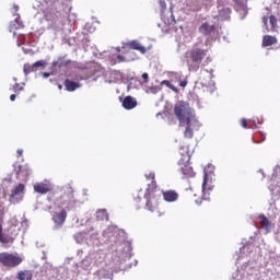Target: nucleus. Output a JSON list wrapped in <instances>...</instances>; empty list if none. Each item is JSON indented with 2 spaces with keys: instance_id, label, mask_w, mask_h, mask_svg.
I'll list each match as a JSON object with an SVG mask.
<instances>
[{
  "instance_id": "nucleus-1",
  "label": "nucleus",
  "mask_w": 280,
  "mask_h": 280,
  "mask_svg": "<svg viewBox=\"0 0 280 280\" xmlns=\"http://www.w3.org/2000/svg\"><path fill=\"white\" fill-rule=\"evenodd\" d=\"M174 115L179 121V126H185L190 121H196V115L194 109L189 106V103L185 101H179L174 106Z\"/></svg>"
},
{
  "instance_id": "nucleus-2",
  "label": "nucleus",
  "mask_w": 280,
  "mask_h": 280,
  "mask_svg": "<svg viewBox=\"0 0 280 280\" xmlns=\"http://www.w3.org/2000/svg\"><path fill=\"white\" fill-rule=\"evenodd\" d=\"M187 67L189 71L196 72L202 65V59L207 58V50L194 47L185 54Z\"/></svg>"
},
{
  "instance_id": "nucleus-3",
  "label": "nucleus",
  "mask_w": 280,
  "mask_h": 280,
  "mask_svg": "<svg viewBox=\"0 0 280 280\" xmlns=\"http://www.w3.org/2000/svg\"><path fill=\"white\" fill-rule=\"evenodd\" d=\"M0 264L4 268H19L23 264V258L19 254L2 252L0 253Z\"/></svg>"
},
{
  "instance_id": "nucleus-4",
  "label": "nucleus",
  "mask_w": 280,
  "mask_h": 280,
  "mask_svg": "<svg viewBox=\"0 0 280 280\" xmlns=\"http://www.w3.org/2000/svg\"><path fill=\"white\" fill-rule=\"evenodd\" d=\"M14 226H9L3 232V220L0 219V243L14 244Z\"/></svg>"
},
{
  "instance_id": "nucleus-5",
  "label": "nucleus",
  "mask_w": 280,
  "mask_h": 280,
  "mask_svg": "<svg viewBox=\"0 0 280 280\" xmlns=\"http://www.w3.org/2000/svg\"><path fill=\"white\" fill-rule=\"evenodd\" d=\"M155 191L156 190H147L144 194L147 200L145 208L148 211H151V213H154V211L159 209V197L154 194Z\"/></svg>"
},
{
  "instance_id": "nucleus-6",
  "label": "nucleus",
  "mask_w": 280,
  "mask_h": 280,
  "mask_svg": "<svg viewBox=\"0 0 280 280\" xmlns=\"http://www.w3.org/2000/svg\"><path fill=\"white\" fill-rule=\"evenodd\" d=\"M62 191L63 192L60 196L61 205H71V202H73V198H75L73 187L66 186Z\"/></svg>"
},
{
  "instance_id": "nucleus-7",
  "label": "nucleus",
  "mask_w": 280,
  "mask_h": 280,
  "mask_svg": "<svg viewBox=\"0 0 280 280\" xmlns=\"http://www.w3.org/2000/svg\"><path fill=\"white\" fill-rule=\"evenodd\" d=\"M25 194V184H19L11 190V195L9 196L10 202L16 205L19 202V196H23Z\"/></svg>"
},
{
  "instance_id": "nucleus-8",
  "label": "nucleus",
  "mask_w": 280,
  "mask_h": 280,
  "mask_svg": "<svg viewBox=\"0 0 280 280\" xmlns=\"http://www.w3.org/2000/svg\"><path fill=\"white\" fill-rule=\"evenodd\" d=\"M33 188L36 194L42 195L49 194V191H52L54 189V187H51V183H49L48 180L37 183L33 186Z\"/></svg>"
},
{
  "instance_id": "nucleus-9",
  "label": "nucleus",
  "mask_w": 280,
  "mask_h": 280,
  "mask_svg": "<svg viewBox=\"0 0 280 280\" xmlns=\"http://www.w3.org/2000/svg\"><path fill=\"white\" fill-rule=\"evenodd\" d=\"M67 220V210L61 209L60 212H55L52 214V221L55 223L56 229H61Z\"/></svg>"
},
{
  "instance_id": "nucleus-10",
  "label": "nucleus",
  "mask_w": 280,
  "mask_h": 280,
  "mask_svg": "<svg viewBox=\"0 0 280 280\" xmlns=\"http://www.w3.org/2000/svg\"><path fill=\"white\" fill-rule=\"evenodd\" d=\"M179 160L178 164L189 163L191 161V152L189 151V147L183 145L179 148Z\"/></svg>"
},
{
  "instance_id": "nucleus-11",
  "label": "nucleus",
  "mask_w": 280,
  "mask_h": 280,
  "mask_svg": "<svg viewBox=\"0 0 280 280\" xmlns=\"http://www.w3.org/2000/svg\"><path fill=\"white\" fill-rule=\"evenodd\" d=\"M179 170L185 178H194L196 176V172H194V167H191V164L184 163V164H178Z\"/></svg>"
},
{
  "instance_id": "nucleus-12",
  "label": "nucleus",
  "mask_w": 280,
  "mask_h": 280,
  "mask_svg": "<svg viewBox=\"0 0 280 280\" xmlns=\"http://www.w3.org/2000/svg\"><path fill=\"white\" fill-rule=\"evenodd\" d=\"M16 176H20L21 178H27L30 174H32V168L28 164L20 165L15 168Z\"/></svg>"
},
{
  "instance_id": "nucleus-13",
  "label": "nucleus",
  "mask_w": 280,
  "mask_h": 280,
  "mask_svg": "<svg viewBox=\"0 0 280 280\" xmlns=\"http://www.w3.org/2000/svg\"><path fill=\"white\" fill-rule=\"evenodd\" d=\"M196 121L185 122L184 125H179L180 128H185L184 137L185 139H194V124Z\"/></svg>"
},
{
  "instance_id": "nucleus-14",
  "label": "nucleus",
  "mask_w": 280,
  "mask_h": 280,
  "mask_svg": "<svg viewBox=\"0 0 280 280\" xmlns=\"http://www.w3.org/2000/svg\"><path fill=\"white\" fill-rule=\"evenodd\" d=\"M200 34H203V36H211L213 32H215V25H210L209 22H205L199 27Z\"/></svg>"
},
{
  "instance_id": "nucleus-15",
  "label": "nucleus",
  "mask_w": 280,
  "mask_h": 280,
  "mask_svg": "<svg viewBox=\"0 0 280 280\" xmlns=\"http://www.w3.org/2000/svg\"><path fill=\"white\" fill-rule=\"evenodd\" d=\"M165 202H176L178 200V192L176 190H165L162 192Z\"/></svg>"
},
{
  "instance_id": "nucleus-16",
  "label": "nucleus",
  "mask_w": 280,
  "mask_h": 280,
  "mask_svg": "<svg viewBox=\"0 0 280 280\" xmlns=\"http://www.w3.org/2000/svg\"><path fill=\"white\" fill-rule=\"evenodd\" d=\"M122 108H126V110H132V108H137V100H135L132 96H126L122 100Z\"/></svg>"
},
{
  "instance_id": "nucleus-17",
  "label": "nucleus",
  "mask_w": 280,
  "mask_h": 280,
  "mask_svg": "<svg viewBox=\"0 0 280 280\" xmlns=\"http://www.w3.org/2000/svg\"><path fill=\"white\" fill-rule=\"evenodd\" d=\"M126 47L129 49H135L136 51H140V54H145L147 49L139 43V40H130L126 44Z\"/></svg>"
},
{
  "instance_id": "nucleus-18",
  "label": "nucleus",
  "mask_w": 280,
  "mask_h": 280,
  "mask_svg": "<svg viewBox=\"0 0 280 280\" xmlns=\"http://www.w3.org/2000/svg\"><path fill=\"white\" fill-rule=\"evenodd\" d=\"M16 279L18 280H32L34 279V273L32 270H20L16 273Z\"/></svg>"
},
{
  "instance_id": "nucleus-19",
  "label": "nucleus",
  "mask_w": 280,
  "mask_h": 280,
  "mask_svg": "<svg viewBox=\"0 0 280 280\" xmlns=\"http://www.w3.org/2000/svg\"><path fill=\"white\" fill-rule=\"evenodd\" d=\"M268 21L271 25L270 30H275V27H277V18L275 15H271V16H264L262 18V23L266 27V30H268V32H270V30L268 28Z\"/></svg>"
},
{
  "instance_id": "nucleus-20",
  "label": "nucleus",
  "mask_w": 280,
  "mask_h": 280,
  "mask_svg": "<svg viewBox=\"0 0 280 280\" xmlns=\"http://www.w3.org/2000/svg\"><path fill=\"white\" fill-rule=\"evenodd\" d=\"M277 37L272 35H265L262 37V47H272V45H277Z\"/></svg>"
},
{
  "instance_id": "nucleus-21",
  "label": "nucleus",
  "mask_w": 280,
  "mask_h": 280,
  "mask_svg": "<svg viewBox=\"0 0 280 280\" xmlns=\"http://www.w3.org/2000/svg\"><path fill=\"white\" fill-rule=\"evenodd\" d=\"M65 86H66V91H68L69 93H73V91H77V89H80V83L66 79Z\"/></svg>"
},
{
  "instance_id": "nucleus-22",
  "label": "nucleus",
  "mask_w": 280,
  "mask_h": 280,
  "mask_svg": "<svg viewBox=\"0 0 280 280\" xmlns=\"http://www.w3.org/2000/svg\"><path fill=\"white\" fill-rule=\"evenodd\" d=\"M147 180H151V184H148L147 190L156 191V179L154 173H149L145 175Z\"/></svg>"
},
{
  "instance_id": "nucleus-23",
  "label": "nucleus",
  "mask_w": 280,
  "mask_h": 280,
  "mask_svg": "<svg viewBox=\"0 0 280 280\" xmlns=\"http://www.w3.org/2000/svg\"><path fill=\"white\" fill-rule=\"evenodd\" d=\"M259 220H260L261 228L265 229V231H267V233H270V221L268 220L266 214H260Z\"/></svg>"
},
{
  "instance_id": "nucleus-24",
  "label": "nucleus",
  "mask_w": 280,
  "mask_h": 280,
  "mask_svg": "<svg viewBox=\"0 0 280 280\" xmlns=\"http://www.w3.org/2000/svg\"><path fill=\"white\" fill-rule=\"evenodd\" d=\"M68 65L69 62H67V60H65L62 57H59L52 62V67H55V69H62V67H67Z\"/></svg>"
},
{
  "instance_id": "nucleus-25",
  "label": "nucleus",
  "mask_w": 280,
  "mask_h": 280,
  "mask_svg": "<svg viewBox=\"0 0 280 280\" xmlns=\"http://www.w3.org/2000/svg\"><path fill=\"white\" fill-rule=\"evenodd\" d=\"M219 16L223 21H226V19H229V16H231V9H229V8L221 9L219 11Z\"/></svg>"
},
{
  "instance_id": "nucleus-26",
  "label": "nucleus",
  "mask_w": 280,
  "mask_h": 280,
  "mask_svg": "<svg viewBox=\"0 0 280 280\" xmlns=\"http://www.w3.org/2000/svg\"><path fill=\"white\" fill-rule=\"evenodd\" d=\"M34 71H36V68L33 65L30 63H25L23 67V72L25 73V75H30V73H34Z\"/></svg>"
},
{
  "instance_id": "nucleus-27",
  "label": "nucleus",
  "mask_w": 280,
  "mask_h": 280,
  "mask_svg": "<svg viewBox=\"0 0 280 280\" xmlns=\"http://www.w3.org/2000/svg\"><path fill=\"white\" fill-rule=\"evenodd\" d=\"M201 84L202 86H206V89H211V86H215V83H213V80H211V74L208 75V81L202 79Z\"/></svg>"
},
{
  "instance_id": "nucleus-28",
  "label": "nucleus",
  "mask_w": 280,
  "mask_h": 280,
  "mask_svg": "<svg viewBox=\"0 0 280 280\" xmlns=\"http://www.w3.org/2000/svg\"><path fill=\"white\" fill-rule=\"evenodd\" d=\"M161 86H167V89H171V91H173L174 93H178L177 88L174 84H172V82H170L167 80H163L161 82Z\"/></svg>"
},
{
  "instance_id": "nucleus-29",
  "label": "nucleus",
  "mask_w": 280,
  "mask_h": 280,
  "mask_svg": "<svg viewBox=\"0 0 280 280\" xmlns=\"http://www.w3.org/2000/svg\"><path fill=\"white\" fill-rule=\"evenodd\" d=\"M58 16H56V13L49 11L45 14V20L50 22V23H54L56 21Z\"/></svg>"
},
{
  "instance_id": "nucleus-30",
  "label": "nucleus",
  "mask_w": 280,
  "mask_h": 280,
  "mask_svg": "<svg viewBox=\"0 0 280 280\" xmlns=\"http://www.w3.org/2000/svg\"><path fill=\"white\" fill-rule=\"evenodd\" d=\"M12 91H13V93H16V95H19V93H21V91H24V88H23V85H20L19 83H15L12 86Z\"/></svg>"
},
{
  "instance_id": "nucleus-31",
  "label": "nucleus",
  "mask_w": 280,
  "mask_h": 280,
  "mask_svg": "<svg viewBox=\"0 0 280 280\" xmlns=\"http://www.w3.org/2000/svg\"><path fill=\"white\" fill-rule=\"evenodd\" d=\"M207 180H209V175L207 173H205L203 175V182H202V191H207V189H211L207 187Z\"/></svg>"
},
{
  "instance_id": "nucleus-32",
  "label": "nucleus",
  "mask_w": 280,
  "mask_h": 280,
  "mask_svg": "<svg viewBox=\"0 0 280 280\" xmlns=\"http://www.w3.org/2000/svg\"><path fill=\"white\" fill-rule=\"evenodd\" d=\"M35 69H38V67H47V61L45 60H39V61H36L35 63H33Z\"/></svg>"
},
{
  "instance_id": "nucleus-33",
  "label": "nucleus",
  "mask_w": 280,
  "mask_h": 280,
  "mask_svg": "<svg viewBox=\"0 0 280 280\" xmlns=\"http://www.w3.org/2000/svg\"><path fill=\"white\" fill-rule=\"evenodd\" d=\"M117 60L118 62H128V60L126 59V57L121 56V55H117Z\"/></svg>"
},
{
  "instance_id": "nucleus-34",
  "label": "nucleus",
  "mask_w": 280,
  "mask_h": 280,
  "mask_svg": "<svg viewBox=\"0 0 280 280\" xmlns=\"http://www.w3.org/2000/svg\"><path fill=\"white\" fill-rule=\"evenodd\" d=\"M241 126H242L243 128H248V122H247L246 118H242V119H241Z\"/></svg>"
},
{
  "instance_id": "nucleus-35",
  "label": "nucleus",
  "mask_w": 280,
  "mask_h": 280,
  "mask_svg": "<svg viewBox=\"0 0 280 280\" xmlns=\"http://www.w3.org/2000/svg\"><path fill=\"white\" fill-rule=\"evenodd\" d=\"M142 79L144 80V84H148V82L150 80L148 72L142 73Z\"/></svg>"
},
{
  "instance_id": "nucleus-36",
  "label": "nucleus",
  "mask_w": 280,
  "mask_h": 280,
  "mask_svg": "<svg viewBox=\"0 0 280 280\" xmlns=\"http://www.w3.org/2000/svg\"><path fill=\"white\" fill-rule=\"evenodd\" d=\"M188 82L186 79L179 81V86H182V89H185V86H187Z\"/></svg>"
},
{
  "instance_id": "nucleus-37",
  "label": "nucleus",
  "mask_w": 280,
  "mask_h": 280,
  "mask_svg": "<svg viewBox=\"0 0 280 280\" xmlns=\"http://www.w3.org/2000/svg\"><path fill=\"white\" fill-rule=\"evenodd\" d=\"M16 154H18V159H20V156H23V150L19 149L16 151Z\"/></svg>"
},
{
  "instance_id": "nucleus-38",
  "label": "nucleus",
  "mask_w": 280,
  "mask_h": 280,
  "mask_svg": "<svg viewBox=\"0 0 280 280\" xmlns=\"http://www.w3.org/2000/svg\"><path fill=\"white\" fill-rule=\"evenodd\" d=\"M10 100H11V102H14L16 100V94H11Z\"/></svg>"
},
{
  "instance_id": "nucleus-39",
  "label": "nucleus",
  "mask_w": 280,
  "mask_h": 280,
  "mask_svg": "<svg viewBox=\"0 0 280 280\" xmlns=\"http://www.w3.org/2000/svg\"><path fill=\"white\" fill-rule=\"evenodd\" d=\"M43 75H44L45 78H49L50 74L47 73V72H44Z\"/></svg>"
},
{
  "instance_id": "nucleus-40",
  "label": "nucleus",
  "mask_w": 280,
  "mask_h": 280,
  "mask_svg": "<svg viewBox=\"0 0 280 280\" xmlns=\"http://www.w3.org/2000/svg\"><path fill=\"white\" fill-rule=\"evenodd\" d=\"M15 12H19V5H14Z\"/></svg>"
},
{
  "instance_id": "nucleus-41",
  "label": "nucleus",
  "mask_w": 280,
  "mask_h": 280,
  "mask_svg": "<svg viewBox=\"0 0 280 280\" xmlns=\"http://www.w3.org/2000/svg\"><path fill=\"white\" fill-rule=\"evenodd\" d=\"M61 89H62V85H61V84H59V85H58V90H59V91H61Z\"/></svg>"
}]
</instances>
